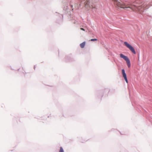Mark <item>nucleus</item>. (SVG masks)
I'll list each match as a JSON object with an SVG mask.
<instances>
[{
  "mask_svg": "<svg viewBox=\"0 0 152 152\" xmlns=\"http://www.w3.org/2000/svg\"><path fill=\"white\" fill-rule=\"evenodd\" d=\"M120 57L123 58V59H124L125 61H126L128 59H129L126 56L124 55L123 54H120Z\"/></svg>",
  "mask_w": 152,
  "mask_h": 152,
  "instance_id": "nucleus-3",
  "label": "nucleus"
},
{
  "mask_svg": "<svg viewBox=\"0 0 152 152\" xmlns=\"http://www.w3.org/2000/svg\"><path fill=\"white\" fill-rule=\"evenodd\" d=\"M97 40V39H91V41H94Z\"/></svg>",
  "mask_w": 152,
  "mask_h": 152,
  "instance_id": "nucleus-8",
  "label": "nucleus"
},
{
  "mask_svg": "<svg viewBox=\"0 0 152 152\" xmlns=\"http://www.w3.org/2000/svg\"><path fill=\"white\" fill-rule=\"evenodd\" d=\"M60 148L59 152H64V150L61 147Z\"/></svg>",
  "mask_w": 152,
  "mask_h": 152,
  "instance_id": "nucleus-7",
  "label": "nucleus"
},
{
  "mask_svg": "<svg viewBox=\"0 0 152 152\" xmlns=\"http://www.w3.org/2000/svg\"><path fill=\"white\" fill-rule=\"evenodd\" d=\"M124 45L128 48L134 54H136V53L134 48L127 42H124Z\"/></svg>",
  "mask_w": 152,
  "mask_h": 152,
  "instance_id": "nucleus-2",
  "label": "nucleus"
},
{
  "mask_svg": "<svg viewBox=\"0 0 152 152\" xmlns=\"http://www.w3.org/2000/svg\"><path fill=\"white\" fill-rule=\"evenodd\" d=\"M114 1V4L120 8H129V10H132L135 11H138L140 13L143 11L144 10L141 5H139L138 3L139 1H136L131 4L126 5L123 2H118L117 0H113Z\"/></svg>",
  "mask_w": 152,
  "mask_h": 152,
  "instance_id": "nucleus-1",
  "label": "nucleus"
},
{
  "mask_svg": "<svg viewBox=\"0 0 152 152\" xmlns=\"http://www.w3.org/2000/svg\"><path fill=\"white\" fill-rule=\"evenodd\" d=\"M124 79H125L126 82V83H128V81L127 78H124Z\"/></svg>",
  "mask_w": 152,
  "mask_h": 152,
  "instance_id": "nucleus-9",
  "label": "nucleus"
},
{
  "mask_svg": "<svg viewBox=\"0 0 152 152\" xmlns=\"http://www.w3.org/2000/svg\"><path fill=\"white\" fill-rule=\"evenodd\" d=\"M122 72L123 77L124 78H127L126 74L124 70L123 69L122 70Z\"/></svg>",
  "mask_w": 152,
  "mask_h": 152,
  "instance_id": "nucleus-4",
  "label": "nucleus"
},
{
  "mask_svg": "<svg viewBox=\"0 0 152 152\" xmlns=\"http://www.w3.org/2000/svg\"><path fill=\"white\" fill-rule=\"evenodd\" d=\"M80 29L83 31H85V30L83 28H80Z\"/></svg>",
  "mask_w": 152,
  "mask_h": 152,
  "instance_id": "nucleus-10",
  "label": "nucleus"
},
{
  "mask_svg": "<svg viewBox=\"0 0 152 152\" xmlns=\"http://www.w3.org/2000/svg\"><path fill=\"white\" fill-rule=\"evenodd\" d=\"M126 63L127 64V66L129 68L131 66V64L130 62V61L129 60V59H128L126 61Z\"/></svg>",
  "mask_w": 152,
  "mask_h": 152,
  "instance_id": "nucleus-5",
  "label": "nucleus"
},
{
  "mask_svg": "<svg viewBox=\"0 0 152 152\" xmlns=\"http://www.w3.org/2000/svg\"><path fill=\"white\" fill-rule=\"evenodd\" d=\"M85 44L86 42H84L83 43H81L80 45V47L82 48H84L85 45Z\"/></svg>",
  "mask_w": 152,
  "mask_h": 152,
  "instance_id": "nucleus-6",
  "label": "nucleus"
}]
</instances>
